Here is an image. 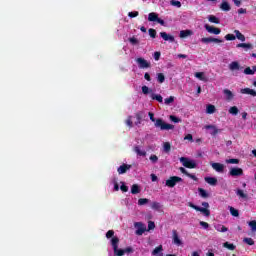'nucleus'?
<instances>
[{
  "label": "nucleus",
  "instance_id": "nucleus-1",
  "mask_svg": "<svg viewBox=\"0 0 256 256\" xmlns=\"http://www.w3.org/2000/svg\"><path fill=\"white\" fill-rule=\"evenodd\" d=\"M106 238L111 239L110 243L112 245V249L114 251L115 256L125 255V249H119V237L115 236V231L114 230H109L106 233Z\"/></svg>",
  "mask_w": 256,
  "mask_h": 256
},
{
  "label": "nucleus",
  "instance_id": "nucleus-2",
  "mask_svg": "<svg viewBox=\"0 0 256 256\" xmlns=\"http://www.w3.org/2000/svg\"><path fill=\"white\" fill-rule=\"evenodd\" d=\"M150 120L155 123V127H158L161 129V131H169L171 129H175V126L166 123L165 121H163V119H157L155 120V114H153L152 112L148 113Z\"/></svg>",
  "mask_w": 256,
  "mask_h": 256
},
{
  "label": "nucleus",
  "instance_id": "nucleus-3",
  "mask_svg": "<svg viewBox=\"0 0 256 256\" xmlns=\"http://www.w3.org/2000/svg\"><path fill=\"white\" fill-rule=\"evenodd\" d=\"M180 163H182V165L184 167H186L187 169H195V167H197V162H195V160H191L187 157H181Z\"/></svg>",
  "mask_w": 256,
  "mask_h": 256
},
{
  "label": "nucleus",
  "instance_id": "nucleus-4",
  "mask_svg": "<svg viewBox=\"0 0 256 256\" xmlns=\"http://www.w3.org/2000/svg\"><path fill=\"white\" fill-rule=\"evenodd\" d=\"M183 179L179 176H172L168 180H166V187H175L177 183H181Z\"/></svg>",
  "mask_w": 256,
  "mask_h": 256
},
{
  "label": "nucleus",
  "instance_id": "nucleus-5",
  "mask_svg": "<svg viewBox=\"0 0 256 256\" xmlns=\"http://www.w3.org/2000/svg\"><path fill=\"white\" fill-rule=\"evenodd\" d=\"M148 21H151V22H157L159 23L160 25H165V21L161 18H159V14L155 13V12H151L149 13L148 15Z\"/></svg>",
  "mask_w": 256,
  "mask_h": 256
},
{
  "label": "nucleus",
  "instance_id": "nucleus-6",
  "mask_svg": "<svg viewBox=\"0 0 256 256\" xmlns=\"http://www.w3.org/2000/svg\"><path fill=\"white\" fill-rule=\"evenodd\" d=\"M136 63L140 69H149L151 67V63L141 57L136 59Z\"/></svg>",
  "mask_w": 256,
  "mask_h": 256
},
{
  "label": "nucleus",
  "instance_id": "nucleus-7",
  "mask_svg": "<svg viewBox=\"0 0 256 256\" xmlns=\"http://www.w3.org/2000/svg\"><path fill=\"white\" fill-rule=\"evenodd\" d=\"M212 169L216 171L217 173H225V165L217 162H211L210 163Z\"/></svg>",
  "mask_w": 256,
  "mask_h": 256
},
{
  "label": "nucleus",
  "instance_id": "nucleus-8",
  "mask_svg": "<svg viewBox=\"0 0 256 256\" xmlns=\"http://www.w3.org/2000/svg\"><path fill=\"white\" fill-rule=\"evenodd\" d=\"M204 29H206V31L208 33H211L212 35H219L221 33V29L211 26L209 24H205Z\"/></svg>",
  "mask_w": 256,
  "mask_h": 256
},
{
  "label": "nucleus",
  "instance_id": "nucleus-9",
  "mask_svg": "<svg viewBox=\"0 0 256 256\" xmlns=\"http://www.w3.org/2000/svg\"><path fill=\"white\" fill-rule=\"evenodd\" d=\"M172 239L174 245H177V247H181V245H183V241H181V238H179V233L177 230L172 231Z\"/></svg>",
  "mask_w": 256,
  "mask_h": 256
},
{
  "label": "nucleus",
  "instance_id": "nucleus-10",
  "mask_svg": "<svg viewBox=\"0 0 256 256\" xmlns=\"http://www.w3.org/2000/svg\"><path fill=\"white\" fill-rule=\"evenodd\" d=\"M135 227H138L136 230V235H143V233L147 231V226H145V224L142 222H136Z\"/></svg>",
  "mask_w": 256,
  "mask_h": 256
},
{
  "label": "nucleus",
  "instance_id": "nucleus-11",
  "mask_svg": "<svg viewBox=\"0 0 256 256\" xmlns=\"http://www.w3.org/2000/svg\"><path fill=\"white\" fill-rule=\"evenodd\" d=\"M229 175L231 177H241L243 175V169L237 167L230 168Z\"/></svg>",
  "mask_w": 256,
  "mask_h": 256
},
{
  "label": "nucleus",
  "instance_id": "nucleus-12",
  "mask_svg": "<svg viewBox=\"0 0 256 256\" xmlns=\"http://www.w3.org/2000/svg\"><path fill=\"white\" fill-rule=\"evenodd\" d=\"M201 43H223V40L218 39V38H213V37H204L201 38Z\"/></svg>",
  "mask_w": 256,
  "mask_h": 256
},
{
  "label": "nucleus",
  "instance_id": "nucleus-13",
  "mask_svg": "<svg viewBox=\"0 0 256 256\" xmlns=\"http://www.w3.org/2000/svg\"><path fill=\"white\" fill-rule=\"evenodd\" d=\"M223 93H224L226 101H233L235 94H233V92L231 90L224 89Z\"/></svg>",
  "mask_w": 256,
  "mask_h": 256
},
{
  "label": "nucleus",
  "instance_id": "nucleus-14",
  "mask_svg": "<svg viewBox=\"0 0 256 256\" xmlns=\"http://www.w3.org/2000/svg\"><path fill=\"white\" fill-rule=\"evenodd\" d=\"M160 37H162L164 41H170V43H173L175 41V37L167 34V32H160Z\"/></svg>",
  "mask_w": 256,
  "mask_h": 256
},
{
  "label": "nucleus",
  "instance_id": "nucleus-15",
  "mask_svg": "<svg viewBox=\"0 0 256 256\" xmlns=\"http://www.w3.org/2000/svg\"><path fill=\"white\" fill-rule=\"evenodd\" d=\"M129 169H131V165L129 164H123L118 168V173L119 175H123L124 173H127V171H129Z\"/></svg>",
  "mask_w": 256,
  "mask_h": 256
},
{
  "label": "nucleus",
  "instance_id": "nucleus-16",
  "mask_svg": "<svg viewBox=\"0 0 256 256\" xmlns=\"http://www.w3.org/2000/svg\"><path fill=\"white\" fill-rule=\"evenodd\" d=\"M204 129L210 130V135H217L219 133V129H217V126L215 125H206L204 126Z\"/></svg>",
  "mask_w": 256,
  "mask_h": 256
},
{
  "label": "nucleus",
  "instance_id": "nucleus-17",
  "mask_svg": "<svg viewBox=\"0 0 256 256\" xmlns=\"http://www.w3.org/2000/svg\"><path fill=\"white\" fill-rule=\"evenodd\" d=\"M135 117L137 119V121L135 122V125H141V122L143 121V119L145 117V112H143V111L137 112L135 114Z\"/></svg>",
  "mask_w": 256,
  "mask_h": 256
},
{
  "label": "nucleus",
  "instance_id": "nucleus-18",
  "mask_svg": "<svg viewBox=\"0 0 256 256\" xmlns=\"http://www.w3.org/2000/svg\"><path fill=\"white\" fill-rule=\"evenodd\" d=\"M242 95H252V97H256V91L250 88H243L240 90Z\"/></svg>",
  "mask_w": 256,
  "mask_h": 256
},
{
  "label": "nucleus",
  "instance_id": "nucleus-19",
  "mask_svg": "<svg viewBox=\"0 0 256 256\" xmlns=\"http://www.w3.org/2000/svg\"><path fill=\"white\" fill-rule=\"evenodd\" d=\"M191 35H193L192 30H181L179 37H180V39H185L187 37H191Z\"/></svg>",
  "mask_w": 256,
  "mask_h": 256
},
{
  "label": "nucleus",
  "instance_id": "nucleus-20",
  "mask_svg": "<svg viewBox=\"0 0 256 256\" xmlns=\"http://www.w3.org/2000/svg\"><path fill=\"white\" fill-rule=\"evenodd\" d=\"M194 75H195L196 79H199L200 81H204L205 83H207V81H209L207 76H205V72H196Z\"/></svg>",
  "mask_w": 256,
  "mask_h": 256
},
{
  "label": "nucleus",
  "instance_id": "nucleus-21",
  "mask_svg": "<svg viewBox=\"0 0 256 256\" xmlns=\"http://www.w3.org/2000/svg\"><path fill=\"white\" fill-rule=\"evenodd\" d=\"M228 67L230 71H239V69H241L239 62L237 61L231 62Z\"/></svg>",
  "mask_w": 256,
  "mask_h": 256
},
{
  "label": "nucleus",
  "instance_id": "nucleus-22",
  "mask_svg": "<svg viewBox=\"0 0 256 256\" xmlns=\"http://www.w3.org/2000/svg\"><path fill=\"white\" fill-rule=\"evenodd\" d=\"M215 111H217V108H215V105H212V104H208L206 106V113L208 115H213V113H215Z\"/></svg>",
  "mask_w": 256,
  "mask_h": 256
},
{
  "label": "nucleus",
  "instance_id": "nucleus-23",
  "mask_svg": "<svg viewBox=\"0 0 256 256\" xmlns=\"http://www.w3.org/2000/svg\"><path fill=\"white\" fill-rule=\"evenodd\" d=\"M134 151L135 153H137V155H139L140 157H145V155H147V152L145 150H142L139 146H135L134 147Z\"/></svg>",
  "mask_w": 256,
  "mask_h": 256
},
{
  "label": "nucleus",
  "instance_id": "nucleus-24",
  "mask_svg": "<svg viewBox=\"0 0 256 256\" xmlns=\"http://www.w3.org/2000/svg\"><path fill=\"white\" fill-rule=\"evenodd\" d=\"M205 181L208 183V185H217V178L215 177H205Z\"/></svg>",
  "mask_w": 256,
  "mask_h": 256
},
{
  "label": "nucleus",
  "instance_id": "nucleus-25",
  "mask_svg": "<svg viewBox=\"0 0 256 256\" xmlns=\"http://www.w3.org/2000/svg\"><path fill=\"white\" fill-rule=\"evenodd\" d=\"M245 75H255L256 73V66H253V68L251 69L250 67H247L244 70Z\"/></svg>",
  "mask_w": 256,
  "mask_h": 256
},
{
  "label": "nucleus",
  "instance_id": "nucleus-26",
  "mask_svg": "<svg viewBox=\"0 0 256 256\" xmlns=\"http://www.w3.org/2000/svg\"><path fill=\"white\" fill-rule=\"evenodd\" d=\"M234 33L236 35V39L242 42L245 41V35H243L239 30H235Z\"/></svg>",
  "mask_w": 256,
  "mask_h": 256
},
{
  "label": "nucleus",
  "instance_id": "nucleus-27",
  "mask_svg": "<svg viewBox=\"0 0 256 256\" xmlns=\"http://www.w3.org/2000/svg\"><path fill=\"white\" fill-rule=\"evenodd\" d=\"M229 211L232 217H239V210L233 208V206H229Z\"/></svg>",
  "mask_w": 256,
  "mask_h": 256
},
{
  "label": "nucleus",
  "instance_id": "nucleus-28",
  "mask_svg": "<svg viewBox=\"0 0 256 256\" xmlns=\"http://www.w3.org/2000/svg\"><path fill=\"white\" fill-rule=\"evenodd\" d=\"M151 99L158 101V103H163V96L160 94H152Z\"/></svg>",
  "mask_w": 256,
  "mask_h": 256
},
{
  "label": "nucleus",
  "instance_id": "nucleus-29",
  "mask_svg": "<svg viewBox=\"0 0 256 256\" xmlns=\"http://www.w3.org/2000/svg\"><path fill=\"white\" fill-rule=\"evenodd\" d=\"M225 163L228 165H239V159L232 158V159H226Z\"/></svg>",
  "mask_w": 256,
  "mask_h": 256
},
{
  "label": "nucleus",
  "instance_id": "nucleus-30",
  "mask_svg": "<svg viewBox=\"0 0 256 256\" xmlns=\"http://www.w3.org/2000/svg\"><path fill=\"white\" fill-rule=\"evenodd\" d=\"M237 47L242 49H253V45L249 43H240V44H237Z\"/></svg>",
  "mask_w": 256,
  "mask_h": 256
},
{
  "label": "nucleus",
  "instance_id": "nucleus-31",
  "mask_svg": "<svg viewBox=\"0 0 256 256\" xmlns=\"http://www.w3.org/2000/svg\"><path fill=\"white\" fill-rule=\"evenodd\" d=\"M216 231H218L219 233H227V231H229V228L225 227L224 225H218L216 227Z\"/></svg>",
  "mask_w": 256,
  "mask_h": 256
},
{
  "label": "nucleus",
  "instance_id": "nucleus-32",
  "mask_svg": "<svg viewBox=\"0 0 256 256\" xmlns=\"http://www.w3.org/2000/svg\"><path fill=\"white\" fill-rule=\"evenodd\" d=\"M162 207L163 206L159 202H153L151 206V208L154 209L155 211H161Z\"/></svg>",
  "mask_w": 256,
  "mask_h": 256
},
{
  "label": "nucleus",
  "instance_id": "nucleus-33",
  "mask_svg": "<svg viewBox=\"0 0 256 256\" xmlns=\"http://www.w3.org/2000/svg\"><path fill=\"white\" fill-rule=\"evenodd\" d=\"M230 115H238L239 114V108L237 106H232L229 108Z\"/></svg>",
  "mask_w": 256,
  "mask_h": 256
},
{
  "label": "nucleus",
  "instance_id": "nucleus-34",
  "mask_svg": "<svg viewBox=\"0 0 256 256\" xmlns=\"http://www.w3.org/2000/svg\"><path fill=\"white\" fill-rule=\"evenodd\" d=\"M175 102V96H170L166 99H164V103L165 105H172V103Z\"/></svg>",
  "mask_w": 256,
  "mask_h": 256
},
{
  "label": "nucleus",
  "instance_id": "nucleus-35",
  "mask_svg": "<svg viewBox=\"0 0 256 256\" xmlns=\"http://www.w3.org/2000/svg\"><path fill=\"white\" fill-rule=\"evenodd\" d=\"M220 9H222V11H231V6L227 2H223Z\"/></svg>",
  "mask_w": 256,
  "mask_h": 256
},
{
  "label": "nucleus",
  "instance_id": "nucleus-36",
  "mask_svg": "<svg viewBox=\"0 0 256 256\" xmlns=\"http://www.w3.org/2000/svg\"><path fill=\"white\" fill-rule=\"evenodd\" d=\"M161 251H163V245L157 246V247L152 251V255H159V253H161Z\"/></svg>",
  "mask_w": 256,
  "mask_h": 256
},
{
  "label": "nucleus",
  "instance_id": "nucleus-37",
  "mask_svg": "<svg viewBox=\"0 0 256 256\" xmlns=\"http://www.w3.org/2000/svg\"><path fill=\"white\" fill-rule=\"evenodd\" d=\"M139 192H141V187H139V185L137 184L132 185L131 193H139Z\"/></svg>",
  "mask_w": 256,
  "mask_h": 256
},
{
  "label": "nucleus",
  "instance_id": "nucleus-38",
  "mask_svg": "<svg viewBox=\"0 0 256 256\" xmlns=\"http://www.w3.org/2000/svg\"><path fill=\"white\" fill-rule=\"evenodd\" d=\"M208 21H210V23L219 24V18H217L216 16H213V15L208 16Z\"/></svg>",
  "mask_w": 256,
  "mask_h": 256
},
{
  "label": "nucleus",
  "instance_id": "nucleus-39",
  "mask_svg": "<svg viewBox=\"0 0 256 256\" xmlns=\"http://www.w3.org/2000/svg\"><path fill=\"white\" fill-rule=\"evenodd\" d=\"M239 199H241L242 201H247L249 199V196L247 195V193H237Z\"/></svg>",
  "mask_w": 256,
  "mask_h": 256
},
{
  "label": "nucleus",
  "instance_id": "nucleus-40",
  "mask_svg": "<svg viewBox=\"0 0 256 256\" xmlns=\"http://www.w3.org/2000/svg\"><path fill=\"white\" fill-rule=\"evenodd\" d=\"M224 247H226V249H229V251H235V246L229 242H225Z\"/></svg>",
  "mask_w": 256,
  "mask_h": 256
},
{
  "label": "nucleus",
  "instance_id": "nucleus-41",
  "mask_svg": "<svg viewBox=\"0 0 256 256\" xmlns=\"http://www.w3.org/2000/svg\"><path fill=\"white\" fill-rule=\"evenodd\" d=\"M200 213H203V215H205V217H209V215H211V211L207 208H201Z\"/></svg>",
  "mask_w": 256,
  "mask_h": 256
},
{
  "label": "nucleus",
  "instance_id": "nucleus-42",
  "mask_svg": "<svg viewBox=\"0 0 256 256\" xmlns=\"http://www.w3.org/2000/svg\"><path fill=\"white\" fill-rule=\"evenodd\" d=\"M163 149L166 153H169L171 151V144L169 142H165L163 145Z\"/></svg>",
  "mask_w": 256,
  "mask_h": 256
},
{
  "label": "nucleus",
  "instance_id": "nucleus-43",
  "mask_svg": "<svg viewBox=\"0 0 256 256\" xmlns=\"http://www.w3.org/2000/svg\"><path fill=\"white\" fill-rule=\"evenodd\" d=\"M157 80L160 83H164L165 82V75H163V73H158L157 74Z\"/></svg>",
  "mask_w": 256,
  "mask_h": 256
},
{
  "label": "nucleus",
  "instance_id": "nucleus-44",
  "mask_svg": "<svg viewBox=\"0 0 256 256\" xmlns=\"http://www.w3.org/2000/svg\"><path fill=\"white\" fill-rule=\"evenodd\" d=\"M126 125L128 127H133V116H128V118L126 119Z\"/></svg>",
  "mask_w": 256,
  "mask_h": 256
},
{
  "label": "nucleus",
  "instance_id": "nucleus-45",
  "mask_svg": "<svg viewBox=\"0 0 256 256\" xmlns=\"http://www.w3.org/2000/svg\"><path fill=\"white\" fill-rule=\"evenodd\" d=\"M244 243H246L247 245H255V241L253 240V238H244Z\"/></svg>",
  "mask_w": 256,
  "mask_h": 256
},
{
  "label": "nucleus",
  "instance_id": "nucleus-46",
  "mask_svg": "<svg viewBox=\"0 0 256 256\" xmlns=\"http://www.w3.org/2000/svg\"><path fill=\"white\" fill-rule=\"evenodd\" d=\"M147 203H149V199L147 198H140L138 200V205H147Z\"/></svg>",
  "mask_w": 256,
  "mask_h": 256
},
{
  "label": "nucleus",
  "instance_id": "nucleus-47",
  "mask_svg": "<svg viewBox=\"0 0 256 256\" xmlns=\"http://www.w3.org/2000/svg\"><path fill=\"white\" fill-rule=\"evenodd\" d=\"M248 225H249V227H251L252 231H254V232L256 231V221L255 220L248 222Z\"/></svg>",
  "mask_w": 256,
  "mask_h": 256
},
{
  "label": "nucleus",
  "instance_id": "nucleus-48",
  "mask_svg": "<svg viewBox=\"0 0 256 256\" xmlns=\"http://www.w3.org/2000/svg\"><path fill=\"white\" fill-rule=\"evenodd\" d=\"M169 119L173 123H181V119L177 118V116L170 115Z\"/></svg>",
  "mask_w": 256,
  "mask_h": 256
},
{
  "label": "nucleus",
  "instance_id": "nucleus-49",
  "mask_svg": "<svg viewBox=\"0 0 256 256\" xmlns=\"http://www.w3.org/2000/svg\"><path fill=\"white\" fill-rule=\"evenodd\" d=\"M148 31H149L150 37H152V39H155V37L157 36V31H155V29L153 28H150Z\"/></svg>",
  "mask_w": 256,
  "mask_h": 256
},
{
  "label": "nucleus",
  "instance_id": "nucleus-50",
  "mask_svg": "<svg viewBox=\"0 0 256 256\" xmlns=\"http://www.w3.org/2000/svg\"><path fill=\"white\" fill-rule=\"evenodd\" d=\"M120 189L123 191V193H127L129 191V187H127V185H125L123 182H121Z\"/></svg>",
  "mask_w": 256,
  "mask_h": 256
},
{
  "label": "nucleus",
  "instance_id": "nucleus-51",
  "mask_svg": "<svg viewBox=\"0 0 256 256\" xmlns=\"http://www.w3.org/2000/svg\"><path fill=\"white\" fill-rule=\"evenodd\" d=\"M226 41H235L236 37L233 34H227L225 36Z\"/></svg>",
  "mask_w": 256,
  "mask_h": 256
},
{
  "label": "nucleus",
  "instance_id": "nucleus-52",
  "mask_svg": "<svg viewBox=\"0 0 256 256\" xmlns=\"http://www.w3.org/2000/svg\"><path fill=\"white\" fill-rule=\"evenodd\" d=\"M170 4L173 5V7H178V8L181 7V3L177 0H171Z\"/></svg>",
  "mask_w": 256,
  "mask_h": 256
},
{
  "label": "nucleus",
  "instance_id": "nucleus-53",
  "mask_svg": "<svg viewBox=\"0 0 256 256\" xmlns=\"http://www.w3.org/2000/svg\"><path fill=\"white\" fill-rule=\"evenodd\" d=\"M129 42L132 44V45H139V40L135 37H132L129 39Z\"/></svg>",
  "mask_w": 256,
  "mask_h": 256
},
{
  "label": "nucleus",
  "instance_id": "nucleus-54",
  "mask_svg": "<svg viewBox=\"0 0 256 256\" xmlns=\"http://www.w3.org/2000/svg\"><path fill=\"white\" fill-rule=\"evenodd\" d=\"M150 161L152 163H157L159 161V157H157V155H151L150 156Z\"/></svg>",
  "mask_w": 256,
  "mask_h": 256
},
{
  "label": "nucleus",
  "instance_id": "nucleus-55",
  "mask_svg": "<svg viewBox=\"0 0 256 256\" xmlns=\"http://www.w3.org/2000/svg\"><path fill=\"white\" fill-rule=\"evenodd\" d=\"M153 229H155V222L149 221L148 222V230L151 231Z\"/></svg>",
  "mask_w": 256,
  "mask_h": 256
},
{
  "label": "nucleus",
  "instance_id": "nucleus-56",
  "mask_svg": "<svg viewBox=\"0 0 256 256\" xmlns=\"http://www.w3.org/2000/svg\"><path fill=\"white\" fill-rule=\"evenodd\" d=\"M128 17H139V12L138 11H134V12H129L128 13Z\"/></svg>",
  "mask_w": 256,
  "mask_h": 256
},
{
  "label": "nucleus",
  "instance_id": "nucleus-57",
  "mask_svg": "<svg viewBox=\"0 0 256 256\" xmlns=\"http://www.w3.org/2000/svg\"><path fill=\"white\" fill-rule=\"evenodd\" d=\"M200 225H201V227H203L204 229H209V223H207V222L200 221Z\"/></svg>",
  "mask_w": 256,
  "mask_h": 256
},
{
  "label": "nucleus",
  "instance_id": "nucleus-58",
  "mask_svg": "<svg viewBox=\"0 0 256 256\" xmlns=\"http://www.w3.org/2000/svg\"><path fill=\"white\" fill-rule=\"evenodd\" d=\"M160 58H161V52H155V53H154V59H155V61H159Z\"/></svg>",
  "mask_w": 256,
  "mask_h": 256
},
{
  "label": "nucleus",
  "instance_id": "nucleus-59",
  "mask_svg": "<svg viewBox=\"0 0 256 256\" xmlns=\"http://www.w3.org/2000/svg\"><path fill=\"white\" fill-rule=\"evenodd\" d=\"M142 93H144V95H147V93H149V87L143 86L142 87Z\"/></svg>",
  "mask_w": 256,
  "mask_h": 256
},
{
  "label": "nucleus",
  "instance_id": "nucleus-60",
  "mask_svg": "<svg viewBox=\"0 0 256 256\" xmlns=\"http://www.w3.org/2000/svg\"><path fill=\"white\" fill-rule=\"evenodd\" d=\"M184 139H185L186 141H193V135L187 134V135L184 137Z\"/></svg>",
  "mask_w": 256,
  "mask_h": 256
},
{
  "label": "nucleus",
  "instance_id": "nucleus-61",
  "mask_svg": "<svg viewBox=\"0 0 256 256\" xmlns=\"http://www.w3.org/2000/svg\"><path fill=\"white\" fill-rule=\"evenodd\" d=\"M238 13H239V15H244L245 13H247V9L240 8V9H238Z\"/></svg>",
  "mask_w": 256,
  "mask_h": 256
},
{
  "label": "nucleus",
  "instance_id": "nucleus-62",
  "mask_svg": "<svg viewBox=\"0 0 256 256\" xmlns=\"http://www.w3.org/2000/svg\"><path fill=\"white\" fill-rule=\"evenodd\" d=\"M233 1V3L236 5V7H241V2L243 1V0H232Z\"/></svg>",
  "mask_w": 256,
  "mask_h": 256
},
{
  "label": "nucleus",
  "instance_id": "nucleus-63",
  "mask_svg": "<svg viewBox=\"0 0 256 256\" xmlns=\"http://www.w3.org/2000/svg\"><path fill=\"white\" fill-rule=\"evenodd\" d=\"M125 253H133V248L132 247H127L124 249V254Z\"/></svg>",
  "mask_w": 256,
  "mask_h": 256
},
{
  "label": "nucleus",
  "instance_id": "nucleus-64",
  "mask_svg": "<svg viewBox=\"0 0 256 256\" xmlns=\"http://www.w3.org/2000/svg\"><path fill=\"white\" fill-rule=\"evenodd\" d=\"M200 197H202V199H207V197H209V193H200Z\"/></svg>",
  "mask_w": 256,
  "mask_h": 256
}]
</instances>
